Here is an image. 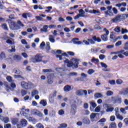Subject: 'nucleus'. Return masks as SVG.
<instances>
[{"instance_id":"nucleus-1","label":"nucleus","mask_w":128,"mask_h":128,"mask_svg":"<svg viewBox=\"0 0 128 128\" xmlns=\"http://www.w3.org/2000/svg\"><path fill=\"white\" fill-rule=\"evenodd\" d=\"M79 59H76L73 58L71 60V61H69L68 60L66 59L64 62L67 64L68 68H77L78 66Z\"/></svg>"},{"instance_id":"nucleus-2","label":"nucleus","mask_w":128,"mask_h":128,"mask_svg":"<svg viewBox=\"0 0 128 128\" xmlns=\"http://www.w3.org/2000/svg\"><path fill=\"white\" fill-rule=\"evenodd\" d=\"M6 22H8L9 28L12 30H20V27L18 25L16 24V23L14 21H12L10 20H7Z\"/></svg>"},{"instance_id":"nucleus-3","label":"nucleus","mask_w":128,"mask_h":128,"mask_svg":"<svg viewBox=\"0 0 128 128\" xmlns=\"http://www.w3.org/2000/svg\"><path fill=\"white\" fill-rule=\"evenodd\" d=\"M111 101L114 104H120L122 102V98L118 96L111 97Z\"/></svg>"},{"instance_id":"nucleus-4","label":"nucleus","mask_w":128,"mask_h":128,"mask_svg":"<svg viewBox=\"0 0 128 128\" xmlns=\"http://www.w3.org/2000/svg\"><path fill=\"white\" fill-rule=\"evenodd\" d=\"M42 58V56L40 54H37L36 55L35 58H32V62L34 64H36V62H40Z\"/></svg>"},{"instance_id":"nucleus-5","label":"nucleus","mask_w":128,"mask_h":128,"mask_svg":"<svg viewBox=\"0 0 128 128\" xmlns=\"http://www.w3.org/2000/svg\"><path fill=\"white\" fill-rule=\"evenodd\" d=\"M115 115L116 117V118L118 120H124V117L120 115V114H119V110H118V108H116L115 110Z\"/></svg>"},{"instance_id":"nucleus-6","label":"nucleus","mask_w":128,"mask_h":128,"mask_svg":"<svg viewBox=\"0 0 128 128\" xmlns=\"http://www.w3.org/2000/svg\"><path fill=\"white\" fill-rule=\"evenodd\" d=\"M21 86L23 88L26 90H28L31 88L30 84L29 83H26L25 82H21Z\"/></svg>"},{"instance_id":"nucleus-7","label":"nucleus","mask_w":128,"mask_h":128,"mask_svg":"<svg viewBox=\"0 0 128 128\" xmlns=\"http://www.w3.org/2000/svg\"><path fill=\"white\" fill-rule=\"evenodd\" d=\"M57 92L54 91V94H50L49 96V101L50 102H54V97H56V96Z\"/></svg>"},{"instance_id":"nucleus-8","label":"nucleus","mask_w":128,"mask_h":128,"mask_svg":"<svg viewBox=\"0 0 128 128\" xmlns=\"http://www.w3.org/2000/svg\"><path fill=\"white\" fill-rule=\"evenodd\" d=\"M120 14L117 15L115 18L111 20L112 22H120Z\"/></svg>"},{"instance_id":"nucleus-9","label":"nucleus","mask_w":128,"mask_h":128,"mask_svg":"<svg viewBox=\"0 0 128 128\" xmlns=\"http://www.w3.org/2000/svg\"><path fill=\"white\" fill-rule=\"evenodd\" d=\"M84 94V95L86 96L87 94V91L86 90H80L76 91V94L79 96H83Z\"/></svg>"},{"instance_id":"nucleus-10","label":"nucleus","mask_w":128,"mask_h":128,"mask_svg":"<svg viewBox=\"0 0 128 128\" xmlns=\"http://www.w3.org/2000/svg\"><path fill=\"white\" fill-rule=\"evenodd\" d=\"M7 38H8L6 41V42L8 44H16V42H14V40L10 37H7Z\"/></svg>"},{"instance_id":"nucleus-11","label":"nucleus","mask_w":128,"mask_h":128,"mask_svg":"<svg viewBox=\"0 0 128 128\" xmlns=\"http://www.w3.org/2000/svg\"><path fill=\"white\" fill-rule=\"evenodd\" d=\"M61 54L62 56L56 54V58H59L60 60H62V56H66L67 58L68 56V54H66V52L62 53V52Z\"/></svg>"},{"instance_id":"nucleus-12","label":"nucleus","mask_w":128,"mask_h":128,"mask_svg":"<svg viewBox=\"0 0 128 128\" xmlns=\"http://www.w3.org/2000/svg\"><path fill=\"white\" fill-rule=\"evenodd\" d=\"M32 112L34 115H36L39 116H42V113L38 110H34Z\"/></svg>"},{"instance_id":"nucleus-13","label":"nucleus","mask_w":128,"mask_h":128,"mask_svg":"<svg viewBox=\"0 0 128 128\" xmlns=\"http://www.w3.org/2000/svg\"><path fill=\"white\" fill-rule=\"evenodd\" d=\"M106 14V18H108V16H114V13L112 11H106L104 12Z\"/></svg>"},{"instance_id":"nucleus-14","label":"nucleus","mask_w":128,"mask_h":128,"mask_svg":"<svg viewBox=\"0 0 128 128\" xmlns=\"http://www.w3.org/2000/svg\"><path fill=\"white\" fill-rule=\"evenodd\" d=\"M72 42L74 44H82V42L78 41V38H74L72 40Z\"/></svg>"},{"instance_id":"nucleus-15","label":"nucleus","mask_w":128,"mask_h":128,"mask_svg":"<svg viewBox=\"0 0 128 128\" xmlns=\"http://www.w3.org/2000/svg\"><path fill=\"white\" fill-rule=\"evenodd\" d=\"M64 90L65 92H70L72 90V86L70 85H66L64 87Z\"/></svg>"},{"instance_id":"nucleus-16","label":"nucleus","mask_w":128,"mask_h":128,"mask_svg":"<svg viewBox=\"0 0 128 128\" xmlns=\"http://www.w3.org/2000/svg\"><path fill=\"white\" fill-rule=\"evenodd\" d=\"M6 58V53L4 52H2L0 54V60H4Z\"/></svg>"},{"instance_id":"nucleus-17","label":"nucleus","mask_w":128,"mask_h":128,"mask_svg":"<svg viewBox=\"0 0 128 128\" xmlns=\"http://www.w3.org/2000/svg\"><path fill=\"white\" fill-rule=\"evenodd\" d=\"M13 58L14 60H16L17 62H20V60H21L22 57L20 55H14L13 56Z\"/></svg>"},{"instance_id":"nucleus-18","label":"nucleus","mask_w":128,"mask_h":128,"mask_svg":"<svg viewBox=\"0 0 128 128\" xmlns=\"http://www.w3.org/2000/svg\"><path fill=\"white\" fill-rule=\"evenodd\" d=\"M82 122L84 124H90V120L88 118H84L82 120Z\"/></svg>"},{"instance_id":"nucleus-19","label":"nucleus","mask_w":128,"mask_h":128,"mask_svg":"<svg viewBox=\"0 0 128 128\" xmlns=\"http://www.w3.org/2000/svg\"><path fill=\"white\" fill-rule=\"evenodd\" d=\"M40 105H42V106H47V102L46 100H40Z\"/></svg>"},{"instance_id":"nucleus-20","label":"nucleus","mask_w":128,"mask_h":128,"mask_svg":"<svg viewBox=\"0 0 128 128\" xmlns=\"http://www.w3.org/2000/svg\"><path fill=\"white\" fill-rule=\"evenodd\" d=\"M11 48H12V49L10 50V49H9V50H8V52H10V53H12V52H16V46H11Z\"/></svg>"},{"instance_id":"nucleus-21","label":"nucleus","mask_w":128,"mask_h":128,"mask_svg":"<svg viewBox=\"0 0 128 128\" xmlns=\"http://www.w3.org/2000/svg\"><path fill=\"white\" fill-rule=\"evenodd\" d=\"M89 12H90V14H100V10H90L89 11Z\"/></svg>"},{"instance_id":"nucleus-22","label":"nucleus","mask_w":128,"mask_h":128,"mask_svg":"<svg viewBox=\"0 0 128 128\" xmlns=\"http://www.w3.org/2000/svg\"><path fill=\"white\" fill-rule=\"evenodd\" d=\"M92 38L93 40H94V42H102V40H100V38L96 37V36H94Z\"/></svg>"},{"instance_id":"nucleus-23","label":"nucleus","mask_w":128,"mask_h":128,"mask_svg":"<svg viewBox=\"0 0 128 128\" xmlns=\"http://www.w3.org/2000/svg\"><path fill=\"white\" fill-rule=\"evenodd\" d=\"M20 123L22 126H25L28 124V121L25 119H22Z\"/></svg>"},{"instance_id":"nucleus-24","label":"nucleus","mask_w":128,"mask_h":128,"mask_svg":"<svg viewBox=\"0 0 128 128\" xmlns=\"http://www.w3.org/2000/svg\"><path fill=\"white\" fill-rule=\"evenodd\" d=\"M12 123L14 125L18 124V119L17 118L12 119Z\"/></svg>"},{"instance_id":"nucleus-25","label":"nucleus","mask_w":128,"mask_h":128,"mask_svg":"<svg viewBox=\"0 0 128 128\" xmlns=\"http://www.w3.org/2000/svg\"><path fill=\"white\" fill-rule=\"evenodd\" d=\"M48 26L46 25L44 26L43 27V28L40 29L41 32H48Z\"/></svg>"},{"instance_id":"nucleus-26","label":"nucleus","mask_w":128,"mask_h":128,"mask_svg":"<svg viewBox=\"0 0 128 128\" xmlns=\"http://www.w3.org/2000/svg\"><path fill=\"white\" fill-rule=\"evenodd\" d=\"M108 36L106 34H104L102 36H101V38L104 40V42H107L108 40Z\"/></svg>"},{"instance_id":"nucleus-27","label":"nucleus","mask_w":128,"mask_h":128,"mask_svg":"<svg viewBox=\"0 0 128 128\" xmlns=\"http://www.w3.org/2000/svg\"><path fill=\"white\" fill-rule=\"evenodd\" d=\"M128 30L126 28H121V34H128Z\"/></svg>"},{"instance_id":"nucleus-28","label":"nucleus","mask_w":128,"mask_h":128,"mask_svg":"<svg viewBox=\"0 0 128 128\" xmlns=\"http://www.w3.org/2000/svg\"><path fill=\"white\" fill-rule=\"evenodd\" d=\"M2 28L4 30H8V25L6 24H4L2 25Z\"/></svg>"},{"instance_id":"nucleus-29","label":"nucleus","mask_w":128,"mask_h":128,"mask_svg":"<svg viewBox=\"0 0 128 128\" xmlns=\"http://www.w3.org/2000/svg\"><path fill=\"white\" fill-rule=\"evenodd\" d=\"M54 36L52 35H50L49 36V40L51 42H56V40H54Z\"/></svg>"},{"instance_id":"nucleus-30","label":"nucleus","mask_w":128,"mask_h":128,"mask_svg":"<svg viewBox=\"0 0 128 128\" xmlns=\"http://www.w3.org/2000/svg\"><path fill=\"white\" fill-rule=\"evenodd\" d=\"M120 20H126L128 18V14H122L120 15Z\"/></svg>"},{"instance_id":"nucleus-31","label":"nucleus","mask_w":128,"mask_h":128,"mask_svg":"<svg viewBox=\"0 0 128 128\" xmlns=\"http://www.w3.org/2000/svg\"><path fill=\"white\" fill-rule=\"evenodd\" d=\"M99 50H100V48H92L90 49L91 52H94V54H96V52H98Z\"/></svg>"},{"instance_id":"nucleus-32","label":"nucleus","mask_w":128,"mask_h":128,"mask_svg":"<svg viewBox=\"0 0 128 128\" xmlns=\"http://www.w3.org/2000/svg\"><path fill=\"white\" fill-rule=\"evenodd\" d=\"M2 120L4 124H8L10 121V118L8 117H4L3 118Z\"/></svg>"},{"instance_id":"nucleus-33","label":"nucleus","mask_w":128,"mask_h":128,"mask_svg":"<svg viewBox=\"0 0 128 128\" xmlns=\"http://www.w3.org/2000/svg\"><path fill=\"white\" fill-rule=\"evenodd\" d=\"M114 30L116 32L120 33L121 32V29L120 26H116L115 28L114 29Z\"/></svg>"},{"instance_id":"nucleus-34","label":"nucleus","mask_w":128,"mask_h":128,"mask_svg":"<svg viewBox=\"0 0 128 128\" xmlns=\"http://www.w3.org/2000/svg\"><path fill=\"white\" fill-rule=\"evenodd\" d=\"M68 127V125L66 124H60V126L58 128H66Z\"/></svg>"},{"instance_id":"nucleus-35","label":"nucleus","mask_w":128,"mask_h":128,"mask_svg":"<svg viewBox=\"0 0 128 128\" xmlns=\"http://www.w3.org/2000/svg\"><path fill=\"white\" fill-rule=\"evenodd\" d=\"M94 96L96 98H100L102 96V94L100 93L96 92Z\"/></svg>"},{"instance_id":"nucleus-36","label":"nucleus","mask_w":128,"mask_h":128,"mask_svg":"<svg viewBox=\"0 0 128 128\" xmlns=\"http://www.w3.org/2000/svg\"><path fill=\"white\" fill-rule=\"evenodd\" d=\"M38 92L37 90H34L32 92V96H34L36 94H38Z\"/></svg>"},{"instance_id":"nucleus-37","label":"nucleus","mask_w":128,"mask_h":128,"mask_svg":"<svg viewBox=\"0 0 128 128\" xmlns=\"http://www.w3.org/2000/svg\"><path fill=\"white\" fill-rule=\"evenodd\" d=\"M52 69H43L42 72H52Z\"/></svg>"},{"instance_id":"nucleus-38","label":"nucleus","mask_w":128,"mask_h":128,"mask_svg":"<svg viewBox=\"0 0 128 128\" xmlns=\"http://www.w3.org/2000/svg\"><path fill=\"white\" fill-rule=\"evenodd\" d=\"M80 16H84V10H82V9L80 10Z\"/></svg>"},{"instance_id":"nucleus-39","label":"nucleus","mask_w":128,"mask_h":128,"mask_svg":"<svg viewBox=\"0 0 128 128\" xmlns=\"http://www.w3.org/2000/svg\"><path fill=\"white\" fill-rule=\"evenodd\" d=\"M68 76H78V74L76 72H72L69 73Z\"/></svg>"},{"instance_id":"nucleus-40","label":"nucleus","mask_w":128,"mask_h":128,"mask_svg":"<svg viewBox=\"0 0 128 128\" xmlns=\"http://www.w3.org/2000/svg\"><path fill=\"white\" fill-rule=\"evenodd\" d=\"M114 94V92L112 91H110V90H108L107 91L106 94L107 96H112Z\"/></svg>"},{"instance_id":"nucleus-41","label":"nucleus","mask_w":128,"mask_h":128,"mask_svg":"<svg viewBox=\"0 0 128 128\" xmlns=\"http://www.w3.org/2000/svg\"><path fill=\"white\" fill-rule=\"evenodd\" d=\"M17 24H18L20 28V26H22V28H24V25L23 24L22 22L20 20L17 21Z\"/></svg>"},{"instance_id":"nucleus-42","label":"nucleus","mask_w":128,"mask_h":128,"mask_svg":"<svg viewBox=\"0 0 128 128\" xmlns=\"http://www.w3.org/2000/svg\"><path fill=\"white\" fill-rule=\"evenodd\" d=\"M36 128H44V125H42L41 123H38L36 125Z\"/></svg>"},{"instance_id":"nucleus-43","label":"nucleus","mask_w":128,"mask_h":128,"mask_svg":"<svg viewBox=\"0 0 128 128\" xmlns=\"http://www.w3.org/2000/svg\"><path fill=\"white\" fill-rule=\"evenodd\" d=\"M110 128H116V124L115 123L112 122L110 126Z\"/></svg>"},{"instance_id":"nucleus-44","label":"nucleus","mask_w":128,"mask_h":128,"mask_svg":"<svg viewBox=\"0 0 128 128\" xmlns=\"http://www.w3.org/2000/svg\"><path fill=\"white\" fill-rule=\"evenodd\" d=\"M91 62H100V60H98V59L96 58H92V60H91Z\"/></svg>"},{"instance_id":"nucleus-45","label":"nucleus","mask_w":128,"mask_h":128,"mask_svg":"<svg viewBox=\"0 0 128 128\" xmlns=\"http://www.w3.org/2000/svg\"><path fill=\"white\" fill-rule=\"evenodd\" d=\"M96 116V113L92 112L90 114V118L92 119V120L94 119Z\"/></svg>"},{"instance_id":"nucleus-46","label":"nucleus","mask_w":128,"mask_h":128,"mask_svg":"<svg viewBox=\"0 0 128 128\" xmlns=\"http://www.w3.org/2000/svg\"><path fill=\"white\" fill-rule=\"evenodd\" d=\"M94 72V70L92 69H90L88 72V74H92Z\"/></svg>"},{"instance_id":"nucleus-47","label":"nucleus","mask_w":128,"mask_h":128,"mask_svg":"<svg viewBox=\"0 0 128 128\" xmlns=\"http://www.w3.org/2000/svg\"><path fill=\"white\" fill-rule=\"evenodd\" d=\"M100 64L102 68H108V65L104 62H100Z\"/></svg>"},{"instance_id":"nucleus-48","label":"nucleus","mask_w":128,"mask_h":128,"mask_svg":"<svg viewBox=\"0 0 128 128\" xmlns=\"http://www.w3.org/2000/svg\"><path fill=\"white\" fill-rule=\"evenodd\" d=\"M124 48L126 50H128V41L124 43Z\"/></svg>"},{"instance_id":"nucleus-49","label":"nucleus","mask_w":128,"mask_h":128,"mask_svg":"<svg viewBox=\"0 0 128 128\" xmlns=\"http://www.w3.org/2000/svg\"><path fill=\"white\" fill-rule=\"evenodd\" d=\"M74 108H76V106L75 105H72L71 110L72 112L76 113V110Z\"/></svg>"},{"instance_id":"nucleus-50","label":"nucleus","mask_w":128,"mask_h":128,"mask_svg":"<svg viewBox=\"0 0 128 128\" xmlns=\"http://www.w3.org/2000/svg\"><path fill=\"white\" fill-rule=\"evenodd\" d=\"M104 32H105V34L108 36L110 34V31L106 29V28H104L103 30Z\"/></svg>"},{"instance_id":"nucleus-51","label":"nucleus","mask_w":128,"mask_h":128,"mask_svg":"<svg viewBox=\"0 0 128 128\" xmlns=\"http://www.w3.org/2000/svg\"><path fill=\"white\" fill-rule=\"evenodd\" d=\"M88 41L91 44H96V42H94L92 39H88Z\"/></svg>"},{"instance_id":"nucleus-52","label":"nucleus","mask_w":128,"mask_h":128,"mask_svg":"<svg viewBox=\"0 0 128 128\" xmlns=\"http://www.w3.org/2000/svg\"><path fill=\"white\" fill-rule=\"evenodd\" d=\"M14 78H21L22 80H24V77H22L20 75H14Z\"/></svg>"},{"instance_id":"nucleus-53","label":"nucleus","mask_w":128,"mask_h":128,"mask_svg":"<svg viewBox=\"0 0 128 128\" xmlns=\"http://www.w3.org/2000/svg\"><path fill=\"white\" fill-rule=\"evenodd\" d=\"M21 94H22V96H25L26 94H27V91H26L24 90H22L21 92Z\"/></svg>"},{"instance_id":"nucleus-54","label":"nucleus","mask_w":128,"mask_h":128,"mask_svg":"<svg viewBox=\"0 0 128 128\" xmlns=\"http://www.w3.org/2000/svg\"><path fill=\"white\" fill-rule=\"evenodd\" d=\"M47 10H46V12H50V10H52V6H48L46 7Z\"/></svg>"},{"instance_id":"nucleus-55","label":"nucleus","mask_w":128,"mask_h":128,"mask_svg":"<svg viewBox=\"0 0 128 128\" xmlns=\"http://www.w3.org/2000/svg\"><path fill=\"white\" fill-rule=\"evenodd\" d=\"M125 110H126L125 108H120V111L122 114H126V112H125Z\"/></svg>"},{"instance_id":"nucleus-56","label":"nucleus","mask_w":128,"mask_h":128,"mask_svg":"<svg viewBox=\"0 0 128 128\" xmlns=\"http://www.w3.org/2000/svg\"><path fill=\"white\" fill-rule=\"evenodd\" d=\"M22 56H24V58H27L28 57V54L26 52L22 53Z\"/></svg>"},{"instance_id":"nucleus-57","label":"nucleus","mask_w":128,"mask_h":128,"mask_svg":"<svg viewBox=\"0 0 128 128\" xmlns=\"http://www.w3.org/2000/svg\"><path fill=\"white\" fill-rule=\"evenodd\" d=\"M112 11L114 12V14H118V9H116V8H113Z\"/></svg>"},{"instance_id":"nucleus-58","label":"nucleus","mask_w":128,"mask_h":128,"mask_svg":"<svg viewBox=\"0 0 128 128\" xmlns=\"http://www.w3.org/2000/svg\"><path fill=\"white\" fill-rule=\"evenodd\" d=\"M106 58V56H104V54H100L99 56V58H100V60H104V58Z\"/></svg>"},{"instance_id":"nucleus-59","label":"nucleus","mask_w":128,"mask_h":128,"mask_svg":"<svg viewBox=\"0 0 128 128\" xmlns=\"http://www.w3.org/2000/svg\"><path fill=\"white\" fill-rule=\"evenodd\" d=\"M59 115H63L64 114V111L63 110H60L58 112Z\"/></svg>"},{"instance_id":"nucleus-60","label":"nucleus","mask_w":128,"mask_h":128,"mask_svg":"<svg viewBox=\"0 0 128 128\" xmlns=\"http://www.w3.org/2000/svg\"><path fill=\"white\" fill-rule=\"evenodd\" d=\"M124 94L126 95L128 94V88H125V89L124 91Z\"/></svg>"},{"instance_id":"nucleus-61","label":"nucleus","mask_w":128,"mask_h":128,"mask_svg":"<svg viewBox=\"0 0 128 128\" xmlns=\"http://www.w3.org/2000/svg\"><path fill=\"white\" fill-rule=\"evenodd\" d=\"M106 48H108V49L110 50V49H112V48H114V45H108V46H106Z\"/></svg>"},{"instance_id":"nucleus-62","label":"nucleus","mask_w":128,"mask_h":128,"mask_svg":"<svg viewBox=\"0 0 128 128\" xmlns=\"http://www.w3.org/2000/svg\"><path fill=\"white\" fill-rule=\"evenodd\" d=\"M90 104L93 108H95L96 106V104L95 102H91Z\"/></svg>"},{"instance_id":"nucleus-63","label":"nucleus","mask_w":128,"mask_h":128,"mask_svg":"<svg viewBox=\"0 0 128 128\" xmlns=\"http://www.w3.org/2000/svg\"><path fill=\"white\" fill-rule=\"evenodd\" d=\"M124 122L126 126H128V118H124Z\"/></svg>"},{"instance_id":"nucleus-64","label":"nucleus","mask_w":128,"mask_h":128,"mask_svg":"<svg viewBox=\"0 0 128 128\" xmlns=\"http://www.w3.org/2000/svg\"><path fill=\"white\" fill-rule=\"evenodd\" d=\"M4 128H11V125L10 124H8L4 126Z\"/></svg>"}]
</instances>
